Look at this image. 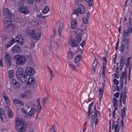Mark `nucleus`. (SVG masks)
Wrapping results in <instances>:
<instances>
[{"label": "nucleus", "instance_id": "obj_57", "mask_svg": "<svg viewBox=\"0 0 132 132\" xmlns=\"http://www.w3.org/2000/svg\"><path fill=\"white\" fill-rule=\"evenodd\" d=\"M4 111L2 109H0V116L4 115Z\"/></svg>", "mask_w": 132, "mask_h": 132}, {"label": "nucleus", "instance_id": "obj_34", "mask_svg": "<svg viewBox=\"0 0 132 132\" xmlns=\"http://www.w3.org/2000/svg\"><path fill=\"white\" fill-rule=\"evenodd\" d=\"M3 12L4 14L5 15H10V12L7 8H5L3 10Z\"/></svg>", "mask_w": 132, "mask_h": 132}, {"label": "nucleus", "instance_id": "obj_42", "mask_svg": "<svg viewBox=\"0 0 132 132\" xmlns=\"http://www.w3.org/2000/svg\"><path fill=\"white\" fill-rule=\"evenodd\" d=\"M112 100L113 102L114 103V104L113 105V106H116L117 105V102L118 100L116 98H112Z\"/></svg>", "mask_w": 132, "mask_h": 132}, {"label": "nucleus", "instance_id": "obj_39", "mask_svg": "<svg viewBox=\"0 0 132 132\" xmlns=\"http://www.w3.org/2000/svg\"><path fill=\"white\" fill-rule=\"evenodd\" d=\"M49 96H48L47 97L45 98L42 99V102L44 104H45L46 102H48L49 101Z\"/></svg>", "mask_w": 132, "mask_h": 132}, {"label": "nucleus", "instance_id": "obj_27", "mask_svg": "<svg viewBox=\"0 0 132 132\" xmlns=\"http://www.w3.org/2000/svg\"><path fill=\"white\" fill-rule=\"evenodd\" d=\"M75 32L76 34L78 35H81L83 33V31L81 29L79 28H76L75 30Z\"/></svg>", "mask_w": 132, "mask_h": 132}, {"label": "nucleus", "instance_id": "obj_32", "mask_svg": "<svg viewBox=\"0 0 132 132\" xmlns=\"http://www.w3.org/2000/svg\"><path fill=\"white\" fill-rule=\"evenodd\" d=\"M63 23L61 22L59 24V29H58V31L60 35H61V32L63 27Z\"/></svg>", "mask_w": 132, "mask_h": 132}, {"label": "nucleus", "instance_id": "obj_4", "mask_svg": "<svg viewBox=\"0 0 132 132\" xmlns=\"http://www.w3.org/2000/svg\"><path fill=\"white\" fill-rule=\"evenodd\" d=\"M27 32L28 35H30L32 38L37 40H39L41 36L40 32L35 33L33 30H31L30 31H29L27 30Z\"/></svg>", "mask_w": 132, "mask_h": 132}, {"label": "nucleus", "instance_id": "obj_41", "mask_svg": "<svg viewBox=\"0 0 132 132\" xmlns=\"http://www.w3.org/2000/svg\"><path fill=\"white\" fill-rule=\"evenodd\" d=\"M49 69L50 70L49 73L50 76V80H51L54 77V74L52 71L49 68Z\"/></svg>", "mask_w": 132, "mask_h": 132}, {"label": "nucleus", "instance_id": "obj_44", "mask_svg": "<svg viewBox=\"0 0 132 132\" xmlns=\"http://www.w3.org/2000/svg\"><path fill=\"white\" fill-rule=\"evenodd\" d=\"M68 57L69 59H71L73 57V53L70 51L68 52Z\"/></svg>", "mask_w": 132, "mask_h": 132}, {"label": "nucleus", "instance_id": "obj_47", "mask_svg": "<svg viewBox=\"0 0 132 132\" xmlns=\"http://www.w3.org/2000/svg\"><path fill=\"white\" fill-rule=\"evenodd\" d=\"M69 65L72 70L75 71L76 70L75 68L74 65L73 64L71 63H69Z\"/></svg>", "mask_w": 132, "mask_h": 132}, {"label": "nucleus", "instance_id": "obj_3", "mask_svg": "<svg viewBox=\"0 0 132 132\" xmlns=\"http://www.w3.org/2000/svg\"><path fill=\"white\" fill-rule=\"evenodd\" d=\"M13 58L16 60V64L17 65H22L26 63L25 58L23 55H15L14 56Z\"/></svg>", "mask_w": 132, "mask_h": 132}, {"label": "nucleus", "instance_id": "obj_7", "mask_svg": "<svg viewBox=\"0 0 132 132\" xmlns=\"http://www.w3.org/2000/svg\"><path fill=\"white\" fill-rule=\"evenodd\" d=\"M19 12L25 14H27L29 13V11L26 6H21L19 8Z\"/></svg>", "mask_w": 132, "mask_h": 132}, {"label": "nucleus", "instance_id": "obj_25", "mask_svg": "<svg viewBox=\"0 0 132 132\" xmlns=\"http://www.w3.org/2000/svg\"><path fill=\"white\" fill-rule=\"evenodd\" d=\"M36 111V110L35 109L31 108L30 110L29 111V117L30 118L35 114Z\"/></svg>", "mask_w": 132, "mask_h": 132}, {"label": "nucleus", "instance_id": "obj_40", "mask_svg": "<svg viewBox=\"0 0 132 132\" xmlns=\"http://www.w3.org/2000/svg\"><path fill=\"white\" fill-rule=\"evenodd\" d=\"M93 104L92 103H90L88 107V115H90L91 112V108Z\"/></svg>", "mask_w": 132, "mask_h": 132}, {"label": "nucleus", "instance_id": "obj_1", "mask_svg": "<svg viewBox=\"0 0 132 132\" xmlns=\"http://www.w3.org/2000/svg\"><path fill=\"white\" fill-rule=\"evenodd\" d=\"M16 129L18 132H24L26 129V125L23 121L16 117L15 119Z\"/></svg>", "mask_w": 132, "mask_h": 132}, {"label": "nucleus", "instance_id": "obj_5", "mask_svg": "<svg viewBox=\"0 0 132 132\" xmlns=\"http://www.w3.org/2000/svg\"><path fill=\"white\" fill-rule=\"evenodd\" d=\"M5 62L9 67H11L12 62V59L9 53L8 52L6 53L5 54Z\"/></svg>", "mask_w": 132, "mask_h": 132}, {"label": "nucleus", "instance_id": "obj_6", "mask_svg": "<svg viewBox=\"0 0 132 132\" xmlns=\"http://www.w3.org/2000/svg\"><path fill=\"white\" fill-rule=\"evenodd\" d=\"M123 39L129 38H128L131 35L130 28H128L127 29L123 30Z\"/></svg>", "mask_w": 132, "mask_h": 132}, {"label": "nucleus", "instance_id": "obj_62", "mask_svg": "<svg viewBox=\"0 0 132 132\" xmlns=\"http://www.w3.org/2000/svg\"><path fill=\"white\" fill-rule=\"evenodd\" d=\"M22 112L24 114H26L27 113V111H26L25 109H22Z\"/></svg>", "mask_w": 132, "mask_h": 132}, {"label": "nucleus", "instance_id": "obj_56", "mask_svg": "<svg viewBox=\"0 0 132 132\" xmlns=\"http://www.w3.org/2000/svg\"><path fill=\"white\" fill-rule=\"evenodd\" d=\"M116 90L118 91H121L122 89L121 88V87H119L117 86H116Z\"/></svg>", "mask_w": 132, "mask_h": 132}, {"label": "nucleus", "instance_id": "obj_24", "mask_svg": "<svg viewBox=\"0 0 132 132\" xmlns=\"http://www.w3.org/2000/svg\"><path fill=\"white\" fill-rule=\"evenodd\" d=\"M94 110L95 112H92L94 113L93 115L94 116L97 117H99L100 116V112L96 110V106L95 105L94 107Z\"/></svg>", "mask_w": 132, "mask_h": 132}, {"label": "nucleus", "instance_id": "obj_48", "mask_svg": "<svg viewBox=\"0 0 132 132\" xmlns=\"http://www.w3.org/2000/svg\"><path fill=\"white\" fill-rule=\"evenodd\" d=\"M85 1L89 3V6H91L93 2V0H85Z\"/></svg>", "mask_w": 132, "mask_h": 132}, {"label": "nucleus", "instance_id": "obj_35", "mask_svg": "<svg viewBox=\"0 0 132 132\" xmlns=\"http://www.w3.org/2000/svg\"><path fill=\"white\" fill-rule=\"evenodd\" d=\"M124 44L123 42H122L121 43V45L119 48V50L121 53H122L124 48Z\"/></svg>", "mask_w": 132, "mask_h": 132}, {"label": "nucleus", "instance_id": "obj_10", "mask_svg": "<svg viewBox=\"0 0 132 132\" xmlns=\"http://www.w3.org/2000/svg\"><path fill=\"white\" fill-rule=\"evenodd\" d=\"M15 39L16 42H18L21 45L23 44L24 40L21 34H19L17 35Z\"/></svg>", "mask_w": 132, "mask_h": 132}, {"label": "nucleus", "instance_id": "obj_13", "mask_svg": "<svg viewBox=\"0 0 132 132\" xmlns=\"http://www.w3.org/2000/svg\"><path fill=\"white\" fill-rule=\"evenodd\" d=\"M85 11V9L83 6L80 4L77 9V11L80 14H82L84 13Z\"/></svg>", "mask_w": 132, "mask_h": 132}, {"label": "nucleus", "instance_id": "obj_51", "mask_svg": "<svg viewBox=\"0 0 132 132\" xmlns=\"http://www.w3.org/2000/svg\"><path fill=\"white\" fill-rule=\"evenodd\" d=\"M121 114L122 119H123V117H125L126 115L125 111H121Z\"/></svg>", "mask_w": 132, "mask_h": 132}, {"label": "nucleus", "instance_id": "obj_37", "mask_svg": "<svg viewBox=\"0 0 132 132\" xmlns=\"http://www.w3.org/2000/svg\"><path fill=\"white\" fill-rule=\"evenodd\" d=\"M8 38V37L6 35H2L1 40L2 42L3 43Z\"/></svg>", "mask_w": 132, "mask_h": 132}, {"label": "nucleus", "instance_id": "obj_63", "mask_svg": "<svg viewBox=\"0 0 132 132\" xmlns=\"http://www.w3.org/2000/svg\"><path fill=\"white\" fill-rule=\"evenodd\" d=\"M121 81V82H120V87H121V88L122 89L123 87V81Z\"/></svg>", "mask_w": 132, "mask_h": 132}, {"label": "nucleus", "instance_id": "obj_29", "mask_svg": "<svg viewBox=\"0 0 132 132\" xmlns=\"http://www.w3.org/2000/svg\"><path fill=\"white\" fill-rule=\"evenodd\" d=\"M97 118V117L93 115V112H92V119L91 122L92 124V127H93V125L95 121H96V119Z\"/></svg>", "mask_w": 132, "mask_h": 132}, {"label": "nucleus", "instance_id": "obj_61", "mask_svg": "<svg viewBox=\"0 0 132 132\" xmlns=\"http://www.w3.org/2000/svg\"><path fill=\"white\" fill-rule=\"evenodd\" d=\"M122 93H121V94L120 95V104L121 105V104L122 103Z\"/></svg>", "mask_w": 132, "mask_h": 132}, {"label": "nucleus", "instance_id": "obj_52", "mask_svg": "<svg viewBox=\"0 0 132 132\" xmlns=\"http://www.w3.org/2000/svg\"><path fill=\"white\" fill-rule=\"evenodd\" d=\"M99 94H100V95H101V96H102V95L103 94V89L102 88H100V89H99Z\"/></svg>", "mask_w": 132, "mask_h": 132}, {"label": "nucleus", "instance_id": "obj_38", "mask_svg": "<svg viewBox=\"0 0 132 132\" xmlns=\"http://www.w3.org/2000/svg\"><path fill=\"white\" fill-rule=\"evenodd\" d=\"M49 10L48 7L47 6H45L43 10V13L44 14H46L48 12Z\"/></svg>", "mask_w": 132, "mask_h": 132}, {"label": "nucleus", "instance_id": "obj_64", "mask_svg": "<svg viewBox=\"0 0 132 132\" xmlns=\"http://www.w3.org/2000/svg\"><path fill=\"white\" fill-rule=\"evenodd\" d=\"M85 44V42L84 41H82V43L80 45L82 46H83Z\"/></svg>", "mask_w": 132, "mask_h": 132}, {"label": "nucleus", "instance_id": "obj_20", "mask_svg": "<svg viewBox=\"0 0 132 132\" xmlns=\"http://www.w3.org/2000/svg\"><path fill=\"white\" fill-rule=\"evenodd\" d=\"M120 81H123L125 79V84L126 83L127 74H126L125 72L123 71L122 72V75L120 77Z\"/></svg>", "mask_w": 132, "mask_h": 132}, {"label": "nucleus", "instance_id": "obj_54", "mask_svg": "<svg viewBox=\"0 0 132 132\" xmlns=\"http://www.w3.org/2000/svg\"><path fill=\"white\" fill-rule=\"evenodd\" d=\"M106 60H105V61L103 63V67H102V70H105V68L106 67V65L105 63H106Z\"/></svg>", "mask_w": 132, "mask_h": 132}, {"label": "nucleus", "instance_id": "obj_16", "mask_svg": "<svg viewBox=\"0 0 132 132\" xmlns=\"http://www.w3.org/2000/svg\"><path fill=\"white\" fill-rule=\"evenodd\" d=\"M15 42V40L13 38H12L10 40L8 44L5 45L6 48H8L11 46Z\"/></svg>", "mask_w": 132, "mask_h": 132}, {"label": "nucleus", "instance_id": "obj_26", "mask_svg": "<svg viewBox=\"0 0 132 132\" xmlns=\"http://www.w3.org/2000/svg\"><path fill=\"white\" fill-rule=\"evenodd\" d=\"M30 94V93L29 91L27 90L24 93L21 95V98H24L28 97L29 96Z\"/></svg>", "mask_w": 132, "mask_h": 132}, {"label": "nucleus", "instance_id": "obj_55", "mask_svg": "<svg viewBox=\"0 0 132 132\" xmlns=\"http://www.w3.org/2000/svg\"><path fill=\"white\" fill-rule=\"evenodd\" d=\"M105 70H102V77L103 78H105Z\"/></svg>", "mask_w": 132, "mask_h": 132}, {"label": "nucleus", "instance_id": "obj_58", "mask_svg": "<svg viewBox=\"0 0 132 132\" xmlns=\"http://www.w3.org/2000/svg\"><path fill=\"white\" fill-rule=\"evenodd\" d=\"M113 81L114 83L115 84L117 85L118 84V80L115 78L113 79Z\"/></svg>", "mask_w": 132, "mask_h": 132}, {"label": "nucleus", "instance_id": "obj_9", "mask_svg": "<svg viewBox=\"0 0 132 132\" xmlns=\"http://www.w3.org/2000/svg\"><path fill=\"white\" fill-rule=\"evenodd\" d=\"M124 42V45L127 50H129V48L130 47L131 40L129 38L123 39Z\"/></svg>", "mask_w": 132, "mask_h": 132}, {"label": "nucleus", "instance_id": "obj_36", "mask_svg": "<svg viewBox=\"0 0 132 132\" xmlns=\"http://www.w3.org/2000/svg\"><path fill=\"white\" fill-rule=\"evenodd\" d=\"M14 75V72L12 70H9V77L10 78H12Z\"/></svg>", "mask_w": 132, "mask_h": 132}, {"label": "nucleus", "instance_id": "obj_43", "mask_svg": "<svg viewBox=\"0 0 132 132\" xmlns=\"http://www.w3.org/2000/svg\"><path fill=\"white\" fill-rule=\"evenodd\" d=\"M76 40L78 43H80L81 40V36H76Z\"/></svg>", "mask_w": 132, "mask_h": 132}, {"label": "nucleus", "instance_id": "obj_45", "mask_svg": "<svg viewBox=\"0 0 132 132\" xmlns=\"http://www.w3.org/2000/svg\"><path fill=\"white\" fill-rule=\"evenodd\" d=\"M12 27L14 28L15 27V26L13 24L11 23L9 24L6 26V28H9V27Z\"/></svg>", "mask_w": 132, "mask_h": 132}, {"label": "nucleus", "instance_id": "obj_59", "mask_svg": "<svg viewBox=\"0 0 132 132\" xmlns=\"http://www.w3.org/2000/svg\"><path fill=\"white\" fill-rule=\"evenodd\" d=\"M34 2V0H27L28 3L30 4H33Z\"/></svg>", "mask_w": 132, "mask_h": 132}, {"label": "nucleus", "instance_id": "obj_11", "mask_svg": "<svg viewBox=\"0 0 132 132\" xmlns=\"http://www.w3.org/2000/svg\"><path fill=\"white\" fill-rule=\"evenodd\" d=\"M20 48L18 45L14 46L11 49L12 52L14 53H19L20 51Z\"/></svg>", "mask_w": 132, "mask_h": 132}, {"label": "nucleus", "instance_id": "obj_17", "mask_svg": "<svg viewBox=\"0 0 132 132\" xmlns=\"http://www.w3.org/2000/svg\"><path fill=\"white\" fill-rule=\"evenodd\" d=\"M70 43H71V45L72 47H77L78 45V43L77 41L74 39L72 41L71 38H70Z\"/></svg>", "mask_w": 132, "mask_h": 132}, {"label": "nucleus", "instance_id": "obj_60", "mask_svg": "<svg viewBox=\"0 0 132 132\" xmlns=\"http://www.w3.org/2000/svg\"><path fill=\"white\" fill-rule=\"evenodd\" d=\"M119 93L118 92H116L114 94V96L115 97L118 98L119 96Z\"/></svg>", "mask_w": 132, "mask_h": 132}, {"label": "nucleus", "instance_id": "obj_2", "mask_svg": "<svg viewBox=\"0 0 132 132\" xmlns=\"http://www.w3.org/2000/svg\"><path fill=\"white\" fill-rule=\"evenodd\" d=\"M16 76L17 78L21 82L24 83L26 81L27 77L22 68H19L16 71Z\"/></svg>", "mask_w": 132, "mask_h": 132}, {"label": "nucleus", "instance_id": "obj_21", "mask_svg": "<svg viewBox=\"0 0 132 132\" xmlns=\"http://www.w3.org/2000/svg\"><path fill=\"white\" fill-rule=\"evenodd\" d=\"M3 97L5 102L8 105H10V103L8 97L4 93L3 94Z\"/></svg>", "mask_w": 132, "mask_h": 132}, {"label": "nucleus", "instance_id": "obj_30", "mask_svg": "<svg viewBox=\"0 0 132 132\" xmlns=\"http://www.w3.org/2000/svg\"><path fill=\"white\" fill-rule=\"evenodd\" d=\"M39 100L40 99L38 98L37 100V102L38 104L37 105V107L38 109L37 112L38 113L40 112L42 109L41 106H40L39 103Z\"/></svg>", "mask_w": 132, "mask_h": 132}, {"label": "nucleus", "instance_id": "obj_22", "mask_svg": "<svg viewBox=\"0 0 132 132\" xmlns=\"http://www.w3.org/2000/svg\"><path fill=\"white\" fill-rule=\"evenodd\" d=\"M77 22L76 20H72L71 22V27L72 29H73L77 26Z\"/></svg>", "mask_w": 132, "mask_h": 132}, {"label": "nucleus", "instance_id": "obj_14", "mask_svg": "<svg viewBox=\"0 0 132 132\" xmlns=\"http://www.w3.org/2000/svg\"><path fill=\"white\" fill-rule=\"evenodd\" d=\"M115 121H113L112 124V128L113 130L114 129V130H115V131H117V132H119L120 128L118 124L117 123L115 125Z\"/></svg>", "mask_w": 132, "mask_h": 132}, {"label": "nucleus", "instance_id": "obj_19", "mask_svg": "<svg viewBox=\"0 0 132 132\" xmlns=\"http://www.w3.org/2000/svg\"><path fill=\"white\" fill-rule=\"evenodd\" d=\"M13 101L15 105L20 104L21 105H23L24 104L23 102L21 101L18 99L15 98L13 99Z\"/></svg>", "mask_w": 132, "mask_h": 132}, {"label": "nucleus", "instance_id": "obj_12", "mask_svg": "<svg viewBox=\"0 0 132 132\" xmlns=\"http://www.w3.org/2000/svg\"><path fill=\"white\" fill-rule=\"evenodd\" d=\"M34 69L32 67H27L26 70V72L28 76L33 75L35 73Z\"/></svg>", "mask_w": 132, "mask_h": 132}, {"label": "nucleus", "instance_id": "obj_50", "mask_svg": "<svg viewBox=\"0 0 132 132\" xmlns=\"http://www.w3.org/2000/svg\"><path fill=\"white\" fill-rule=\"evenodd\" d=\"M55 125H53L52 128L51 129V132H56V130L55 129Z\"/></svg>", "mask_w": 132, "mask_h": 132}, {"label": "nucleus", "instance_id": "obj_53", "mask_svg": "<svg viewBox=\"0 0 132 132\" xmlns=\"http://www.w3.org/2000/svg\"><path fill=\"white\" fill-rule=\"evenodd\" d=\"M83 0H75L74 3L75 5H77L79 3V2H82Z\"/></svg>", "mask_w": 132, "mask_h": 132}, {"label": "nucleus", "instance_id": "obj_49", "mask_svg": "<svg viewBox=\"0 0 132 132\" xmlns=\"http://www.w3.org/2000/svg\"><path fill=\"white\" fill-rule=\"evenodd\" d=\"M119 40H118L116 44H115V48L116 51H117L118 48V46L119 45Z\"/></svg>", "mask_w": 132, "mask_h": 132}, {"label": "nucleus", "instance_id": "obj_28", "mask_svg": "<svg viewBox=\"0 0 132 132\" xmlns=\"http://www.w3.org/2000/svg\"><path fill=\"white\" fill-rule=\"evenodd\" d=\"M7 110L8 112V115L9 118H11L13 116V113L10 108L8 107H6Z\"/></svg>", "mask_w": 132, "mask_h": 132}, {"label": "nucleus", "instance_id": "obj_33", "mask_svg": "<svg viewBox=\"0 0 132 132\" xmlns=\"http://www.w3.org/2000/svg\"><path fill=\"white\" fill-rule=\"evenodd\" d=\"M97 61H95L94 63L93 64V67L92 68V70L93 72H95V69H96L97 67Z\"/></svg>", "mask_w": 132, "mask_h": 132}, {"label": "nucleus", "instance_id": "obj_15", "mask_svg": "<svg viewBox=\"0 0 132 132\" xmlns=\"http://www.w3.org/2000/svg\"><path fill=\"white\" fill-rule=\"evenodd\" d=\"M11 82L13 84V87L14 88L17 89L20 87V85L19 83L15 79H12Z\"/></svg>", "mask_w": 132, "mask_h": 132}, {"label": "nucleus", "instance_id": "obj_8", "mask_svg": "<svg viewBox=\"0 0 132 132\" xmlns=\"http://www.w3.org/2000/svg\"><path fill=\"white\" fill-rule=\"evenodd\" d=\"M14 20V16L12 14H10L5 17L3 19V21L4 23H7L12 22Z\"/></svg>", "mask_w": 132, "mask_h": 132}, {"label": "nucleus", "instance_id": "obj_23", "mask_svg": "<svg viewBox=\"0 0 132 132\" xmlns=\"http://www.w3.org/2000/svg\"><path fill=\"white\" fill-rule=\"evenodd\" d=\"M89 13H87L86 14V17H84L83 18L82 20L84 23L85 24H86L88 23V20L89 19Z\"/></svg>", "mask_w": 132, "mask_h": 132}, {"label": "nucleus", "instance_id": "obj_18", "mask_svg": "<svg viewBox=\"0 0 132 132\" xmlns=\"http://www.w3.org/2000/svg\"><path fill=\"white\" fill-rule=\"evenodd\" d=\"M35 82V78L33 77H30L28 78L27 81V84L31 85L34 84Z\"/></svg>", "mask_w": 132, "mask_h": 132}, {"label": "nucleus", "instance_id": "obj_31", "mask_svg": "<svg viewBox=\"0 0 132 132\" xmlns=\"http://www.w3.org/2000/svg\"><path fill=\"white\" fill-rule=\"evenodd\" d=\"M81 56L80 55H78L76 56L74 59V62L75 63H77L79 62L81 59Z\"/></svg>", "mask_w": 132, "mask_h": 132}, {"label": "nucleus", "instance_id": "obj_46", "mask_svg": "<svg viewBox=\"0 0 132 132\" xmlns=\"http://www.w3.org/2000/svg\"><path fill=\"white\" fill-rule=\"evenodd\" d=\"M120 64L121 65H123L124 64L125 62V60L124 59L123 56L121 57L120 59Z\"/></svg>", "mask_w": 132, "mask_h": 132}]
</instances>
